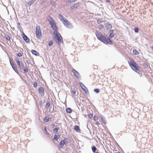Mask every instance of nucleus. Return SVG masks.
Returning <instances> with one entry per match:
<instances>
[{
    "label": "nucleus",
    "mask_w": 153,
    "mask_h": 153,
    "mask_svg": "<svg viewBox=\"0 0 153 153\" xmlns=\"http://www.w3.org/2000/svg\"><path fill=\"white\" fill-rule=\"evenodd\" d=\"M88 116L89 118L90 119H91L93 117V115L92 114H89Z\"/></svg>",
    "instance_id": "36"
},
{
    "label": "nucleus",
    "mask_w": 153,
    "mask_h": 153,
    "mask_svg": "<svg viewBox=\"0 0 153 153\" xmlns=\"http://www.w3.org/2000/svg\"><path fill=\"white\" fill-rule=\"evenodd\" d=\"M36 0H32L28 2V4L30 6L32 4L35 2Z\"/></svg>",
    "instance_id": "17"
},
{
    "label": "nucleus",
    "mask_w": 153,
    "mask_h": 153,
    "mask_svg": "<svg viewBox=\"0 0 153 153\" xmlns=\"http://www.w3.org/2000/svg\"><path fill=\"white\" fill-rule=\"evenodd\" d=\"M15 60L16 61L17 64L19 66V67L20 69H23L24 67L23 63L20 62L18 57H16Z\"/></svg>",
    "instance_id": "5"
},
{
    "label": "nucleus",
    "mask_w": 153,
    "mask_h": 153,
    "mask_svg": "<svg viewBox=\"0 0 153 153\" xmlns=\"http://www.w3.org/2000/svg\"><path fill=\"white\" fill-rule=\"evenodd\" d=\"M66 144V143L65 141V139H64V140H61L59 144V146L60 148H62L63 147L64 145Z\"/></svg>",
    "instance_id": "9"
},
{
    "label": "nucleus",
    "mask_w": 153,
    "mask_h": 153,
    "mask_svg": "<svg viewBox=\"0 0 153 153\" xmlns=\"http://www.w3.org/2000/svg\"><path fill=\"white\" fill-rule=\"evenodd\" d=\"M143 65L144 66L145 68H147L148 66V65L145 62H144L143 63Z\"/></svg>",
    "instance_id": "34"
},
{
    "label": "nucleus",
    "mask_w": 153,
    "mask_h": 153,
    "mask_svg": "<svg viewBox=\"0 0 153 153\" xmlns=\"http://www.w3.org/2000/svg\"><path fill=\"white\" fill-rule=\"evenodd\" d=\"M10 62L13 69H14V68H16L14 64L11 61L10 59Z\"/></svg>",
    "instance_id": "23"
},
{
    "label": "nucleus",
    "mask_w": 153,
    "mask_h": 153,
    "mask_svg": "<svg viewBox=\"0 0 153 153\" xmlns=\"http://www.w3.org/2000/svg\"><path fill=\"white\" fill-rule=\"evenodd\" d=\"M116 153H120V152H117Z\"/></svg>",
    "instance_id": "46"
},
{
    "label": "nucleus",
    "mask_w": 153,
    "mask_h": 153,
    "mask_svg": "<svg viewBox=\"0 0 153 153\" xmlns=\"http://www.w3.org/2000/svg\"><path fill=\"white\" fill-rule=\"evenodd\" d=\"M102 22V21L101 19H99L97 20V22L99 24L101 23Z\"/></svg>",
    "instance_id": "32"
},
{
    "label": "nucleus",
    "mask_w": 153,
    "mask_h": 153,
    "mask_svg": "<svg viewBox=\"0 0 153 153\" xmlns=\"http://www.w3.org/2000/svg\"><path fill=\"white\" fill-rule=\"evenodd\" d=\"M50 106V104L49 103H47V104H46V108H49Z\"/></svg>",
    "instance_id": "37"
},
{
    "label": "nucleus",
    "mask_w": 153,
    "mask_h": 153,
    "mask_svg": "<svg viewBox=\"0 0 153 153\" xmlns=\"http://www.w3.org/2000/svg\"><path fill=\"white\" fill-rule=\"evenodd\" d=\"M59 16L60 19L62 22L64 20H65V19L61 14H59Z\"/></svg>",
    "instance_id": "12"
},
{
    "label": "nucleus",
    "mask_w": 153,
    "mask_h": 153,
    "mask_svg": "<svg viewBox=\"0 0 153 153\" xmlns=\"http://www.w3.org/2000/svg\"><path fill=\"white\" fill-rule=\"evenodd\" d=\"M77 4H75L74 5L71 6L70 7V9L71 10H72L74 8H76L77 7Z\"/></svg>",
    "instance_id": "16"
},
{
    "label": "nucleus",
    "mask_w": 153,
    "mask_h": 153,
    "mask_svg": "<svg viewBox=\"0 0 153 153\" xmlns=\"http://www.w3.org/2000/svg\"><path fill=\"white\" fill-rule=\"evenodd\" d=\"M49 24L51 25V27L55 31H57V27L55 21L53 20L52 19L50 21Z\"/></svg>",
    "instance_id": "4"
},
{
    "label": "nucleus",
    "mask_w": 153,
    "mask_h": 153,
    "mask_svg": "<svg viewBox=\"0 0 153 153\" xmlns=\"http://www.w3.org/2000/svg\"><path fill=\"white\" fill-rule=\"evenodd\" d=\"M128 63L131 68L134 71L138 73L140 71V67L133 59L130 60Z\"/></svg>",
    "instance_id": "2"
},
{
    "label": "nucleus",
    "mask_w": 153,
    "mask_h": 153,
    "mask_svg": "<svg viewBox=\"0 0 153 153\" xmlns=\"http://www.w3.org/2000/svg\"><path fill=\"white\" fill-rule=\"evenodd\" d=\"M53 42L52 40L50 41L48 43V45L49 46H51L53 45Z\"/></svg>",
    "instance_id": "31"
},
{
    "label": "nucleus",
    "mask_w": 153,
    "mask_h": 153,
    "mask_svg": "<svg viewBox=\"0 0 153 153\" xmlns=\"http://www.w3.org/2000/svg\"><path fill=\"white\" fill-rule=\"evenodd\" d=\"M79 85L82 89L85 92L86 94L88 93V91L87 88L84 85L82 82H80L79 83Z\"/></svg>",
    "instance_id": "8"
},
{
    "label": "nucleus",
    "mask_w": 153,
    "mask_h": 153,
    "mask_svg": "<svg viewBox=\"0 0 153 153\" xmlns=\"http://www.w3.org/2000/svg\"><path fill=\"white\" fill-rule=\"evenodd\" d=\"M95 34L97 39L104 43L106 44H109L111 45L112 42L109 38L106 37L103 35L102 33L99 31H96Z\"/></svg>",
    "instance_id": "1"
},
{
    "label": "nucleus",
    "mask_w": 153,
    "mask_h": 153,
    "mask_svg": "<svg viewBox=\"0 0 153 153\" xmlns=\"http://www.w3.org/2000/svg\"><path fill=\"white\" fill-rule=\"evenodd\" d=\"M110 25L111 26V25Z\"/></svg>",
    "instance_id": "47"
},
{
    "label": "nucleus",
    "mask_w": 153,
    "mask_h": 153,
    "mask_svg": "<svg viewBox=\"0 0 153 153\" xmlns=\"http://www.w3.org/2000/svg\"><path fill=\"white\" fill-rule=\"evenodd\" d=\"M133 53L135 55H137L139 54L138 51L136 49L134 50L133 51Z\"/></svg>",
    "instance_id": "20"
},
{
    "label": "nucleus",
    "mask_w": 153,
    "mask_h": 153,
    "mask_svg": "<svg viewBox=\"0 0 153 153\" xmlns=\"http://www.w3.org/2000/svg\"><path fill=\"white\" fill-rule=\"evenodd\" d=\"M45 131H47V130H46V128H45Z\"/></svg>",
    "instance_id": "45"
},
{
    "label": "nucleus",
    "mask_w": 153,
    "mask_h": 153,
    "mask_svg": "<svg viewBox=\"0 0 153 153\" xmlns=\"http://www.w3.org/2000/svg\"><path fill=\"white\" fill-rule=\"evenodd\" d=\"M72 72L73 73L74 76L77 78H79V73L76 71L75 69H73L72 71Z\"/></svg>",
    "instance_id": "10"
},
{
    "label": "nucleus",
    "mask_w": 153,
    "mask_h": 153,
    "mask_svg": "<svg viewBox=\"0 0 153 153\" xmlns=\"http://www.w3.org/2000/svg\"><path fill=\"white\" fill-rule=\"evenodd\" d=\"M33 85L35 88H36L38 86L37 83L36 82H33Z\"/></svg>",
    "instance_id": "30"
},
{
    "label": "nucleus",
    "mask_w": 153,
    "mask_h": 153,
    "mask_svg": "<svg viewBox=\"0 0 153 153\" xmlns=\"http://www.w3.org/2000/svg\"><path fill=\"white\" fill-rule=\"evenodd\" d=\"M110 32V34L109 35V37L110 38H112L113 37L114 34L113 33V31L112 30H111Z\"/></svg>",
    "instance_id": "15"
},
{
    "label": "nucleus",
    "mask_w": 153,
    "mask_h": 153,
    "mask_svg": "<svg viewBox=\"0 0 153 153\" xmlns=\"http://www.w3.org/2000/svg\"><path fill=\"white\" fill-rule=\"evenodd\" d=\"M52 126H53V127H54L55 126V125L54 124H53Z\"/></svg>",
    "instance_id": "43"
},
{
    "label": "nucleus",
    "mask_w": 153,
    "mask_h": 153,
    "mask_svg": "<svg viewBox=\"0 0 153 153\" xmlns=\"http://www.w3.org/2000/svg\"><path fill=\"white\" fill-rule=\"evenodd\" d=\"M106 2H109L110 1H109V0H107L106 1Z\"/></svg>",
    "instance_id": "42"
},
{
    "label": "nucleus",
    "mask_w": 153,
    "mask_h": 153,
    "mask_svg": "<svg viewBox=\"0 0 153 153\" xmlns=\"http://www.w3.org/2000/svg\"><path fill=\"white\" fill-rule=\"evenodd\" d=\"M49 118L48 117V116H46L45 118L44 121H45V122H48L49 120Z\"/></svg>",
    "instance_id": "21"
},
{
    "label": "nucleus",
    "mask_w": 153,
    "mask_h": 153,
    "mask_svg": "<svg viewBox=\"0 0 153 153\" xmlns=\"http://www.w3.org/2000/svg\"><path fill=\"white\" fill-rule=\"evenodd\" d=\"M152 76L153 77V74L152 75Z\"/></svg>",
    "instance_id": "49"
},
{
    "label": "nucleus",
    "mask_w": 153,
    "mask_h": 153,
    "mask_svg": "<svg viewBox=\"0 0 153 153\" xmlns=\"http://www.w3.org/2000/svg\"><path fill=\"white\" fill-rule=\"evenodd\" d=\"M96 153H99V152H96Z\"/></svg>",
    "instance_id": "48"
},
{
    "label": "nucleus",
    "mask_w": 153,
    "mask_h": 153,
    "mask_svg": "<svg viewBox=\"0 0 153 153\" xmlns=\"http://www.w3.org/2000/svg\"><path fill=\"white\" fill-rule=\"evenodd\" d=\"M74 129L76 131H77L78 130H79V126L77 125H75L74 126Z\"/></svg>",
    "instance_id": "19"
},
{
    "label": "nucleus",
    "mask_w": 153,
    "mask_h": 153,
    "mask_svg": "<svg viewBox=\"0 0 153 153\" xmlns=\"http://www.w3.org/2000/svg\"><path fill=\"white\" fill-rule=\"evenodd\" d=\"M98 117L97 116L95 115L94 116V119H93L95 121H96L98 120Z\"/></svg>",
    "instance_id": "28"
},
{
    "label": "nucleus",
    "mask_w": 153,
    "mask_h": 153,
    "mask_svg": "<svg viewBox=\"0 0 153 153\" xmlns=\"http://www.w3.org/2000/svg\"><path fill=\"white\" fill-rule=\"evenodd\" d=\"M59 137V135H55L54 136V137L53 139V140H56V141H58V138Z\"/></svg>",
    "instance_id": "18"
},
{
    "label": "nucleus",
    "mask_w": 153,
    "mask_h": 153,
    "mask_svg": "<svg viewBox=\"0 0 153 153\" xmlns=\"http://www.w3.org/2000/svg\"><path fill=\"white\" fill-rule=\"evenodd\" d=\"M96 125H99V123L98 121H97L95 123Z\"/></svg>",
    "instance_id": "40"
},
{
    "label": "nucleus",
    "mask_w": 153,
    "mask_h": 153,
    "mask_svg": "<svg viewBox=\"0 0 153 153\" xmlns=\"http://www.w3.org/2000/svg\"><path fill=\"white\" fill-rule=\"evenodd\" d=\"M91 148L93 152L94 153L97 149V148L94 146H92Z\"/></svg>",
    "instance_id": "22"
},
{
    "label": "nucleus",
    "mask_w": 153,
    "mask_h": 153,
    "mask_svg": "<svg viewBox=\"0 0 153 153\" xmlns=\"http://www.w3.org/2000/svg\"><path fill=\"white\" fill-rule=\"evenodd\" d=\"M56 39L57 42L59 43L63 42L62 38L59 34H56Z\"/></svg>",
    "instance_id": "6"
},
{
    "label": "nucleus",
    "mask_w": 153,
    "mask_h": 153,
    "mask_svg": "<svg viewBox=\"0 0 153 153\" xmlns=\"http://www.w3.org/2000/svg\"><path fill=\"white\" fill-rule=\"evenodd\" d=\"M94 91L97 93H98L100 92V90L97 88L95 89H94Z\"/></svg>",
    "instance_id": "35"
},
{
    "label": "nucleus",
    "mask_w": 153,
    "mask_h": 153,
    "mask_svg": "<svg viewBox=\"0 0 153 153\" xmlns=\"http://www.w3.org/2000/svg\"><path fill=\"white\" fill-rule=\"evenodd\" d=\"M67 112L68 113H70L71 112V109L69 108H68L66 109Z\"/></svg>",
    "instance_id": "24"
},
{
    "label": "nucleus",
    "mask_w": 153,
    "mask_h": 153,
    "mask_svg": "<svg viewBox=\"0 0 153 153\" xmlns=\"http://www.w3.org/2000/svg\"><path fill=\"white\" fill-rule=\"evenodd\" d=\"M101 119H102V121L103 122H104V120H105V118L104 117H101Z\"/></svg>",
    "instance_id": "41"
},
{
    "label": "nucleus",
    "mask_w": 153,
    "mask_h": 153,
    "mask_svg": "<svg viewBox=\"0 0 153 153\" xmlns=\"http://www.w3.org/2000/svg\"><path fill=\"white\" fill-rule=\"evenodd\" d=\"M13 69L16 73H17V74L19 73L18 71V70L16 67L14 68Z\"/></svg>",
    "instance_id": "38"
},
{
    "label": "nucleus",
    "mask_w": 153,
    "mask_h": 153,
    "mask_svg": "<svg viewBox=\"0 0 153 153\" xmlns=\"http://www.w3.org/2000/svg\"><path fill=\"white\" fill-rule=\"evenodd\" d=\"M23 55V53L19 52L17 54V56L19 57H21Z\"/></svg>",
    "instance_id": "29"
},
{
    "label": "nucleus",
    "mask_w": 153,
    "mask_h": 153,
    "mask_svg": "<svg viewBox=\"0 0 153 153\" xmlns=\"http://www.w3.org/2000/svg\"><path fill=\"white\" fill-rule=\"evenodd\" d=\"M59 129V127H57L54 129L53 132L54 133H56L58 132V130Z\"/></svg>",
    "instance_id": "27"
},
{
    "label": "nucleus",
    "mask_w": 153,
    "mask_h": 153,
    "mask_svg": "<svg viewBox=\"0 0 153 153\" xmlns=\"http://www.w3.org/2000/svg\"><path fill=\"white\" fill-rule=\"evenodd\" d=\"M39 93L41 94H42L44 92V90L43 88L40 87L39 89Z\"/></svg>",
    "instance_id": "14"
},
{
    "label": "nucleus",
    "mask_w": 153,
    "mask_h": 153,
    "mask_svg": "<svg viewBox=\"0 0 153 153\" xmlns=\"http://www.w3.org/2000/svg\"><path fill=\"white\" fill-rule=\"evenodd\" d=\"M22 38L27 43H29L30 42L29 39L27 36L24 33L23 34Z\"/></svg>",
    "instance_id": "11"
},
{
    "label": "nucleus",
    "mask_w": 153,
    "mask_h": 153,
    "mask_svg": "<svg viewBox=\"0 0 153 153\" xmlns=\"http://www.w3.org/2000/svg\"><path fill=\"white\" fill-rule=\"evenodd\" d=\"M72 92L74 94H76V90L75 89H74L72 90Z\"/></svg>",
    "instance_id": "39"
},
{
    "label": "nucleus",
    "mask_w": 153,
    "mask_h": 153,
    "mask_svg": "<svg viewBox=\"0 0 153 153\" xmlns=\"http://www.w3.org/2000/svg\"><path fill=\"white\" fill-rule=\"evenodd\" d=\"M23 70L25 73H26L28 72V68L27 67H25L23 68Z\"/></svg>",
    "instance_id": "26"
},
{
    "label": "nucleus",
    "mask_w": 153,
    "mask_h": 153,
    "mask_svg": "<svg viewBox=\"0 0 153 153\" xmlns=\"http://www.w3.org/2000/svg\"><path fill=\"white\" fill-rule=\"evenodd\" d=\"M62 23L65 26L68 28H71L72 26L70 22L66 19H65V20L62 22Z\"/></svg>",
    "instance_id": "7"
},
{
    "label": "nucleus",
    "mask_w": 153,
    "mask_h": 153,
    "mask_svg": "<svg viewBox=\"0 0 153 153\" xmlns=\"http://www.w3.org/2000/svg\"><path fill=\"white\" fill-rule=\"evenodd\" d=\"M36 37L38 39H39L42 36V32L40 27L39 26H37L36 27Z\"/></svg>",
    "instance_id": "3"
},
{
    "label": "nucleus",
    "mask_w": 153,
    "mask_h": 153,
    "mask_svg": "<svg viewBox=\"0 0 153 153\" xmlns=\"http://www.w3.org/2000/svg\"><path fill=\"white\" fill-rule=\"evenodd\" d=\"M5 37L6 39L7 40H10V37L9 35H5Z\"/></svg>",
    "instance_id": "25"
},
{
    "label": "nucleus",
    "mask_w": 153,
    "mask_h": 153,
    "mask_svg": "<svg viewBox=\"0 0 153 153\" xmlns=\"http://www.w3.org/2000/svg\"><path fill=\"white\" fill-rule=\"evenodd\" d=\"M31 52L33 54H34L36 56H38L39 54V53L38 52L34 50H32Z\"/></svg>",
    "instance_id": "13"
},
{
    "label": "nucleus",
    "mask_w": 153,
    "mask_h": 153,
    "mask_svg": "<svg viewBox=\"0 0 153 153\" xmlns=\"http://www.w3.org/2000/svg\"><path fill=\"white\" fill-rule=\"evenodd\" d=\"M134 30L136 33H137L138 32L139 29L138 27H135Z\"/></svg>",
    "instance_id": "33"
},
{
    "label": "nucleus",
    "mask_w": 153,
    "mask_h": 153,
    "mask_svg": "<svg viewBox=\"0 0 153 153\" xmlns=\"http://www.w3.org/2000/svg\"><path fill=\"white\" fill-rule=\"evenodd\" d=\"M151 48L152 49V50L153 51V46H152V47H151Z\"/></svg>",
    "instance_id": "44"
}]
</instances>
